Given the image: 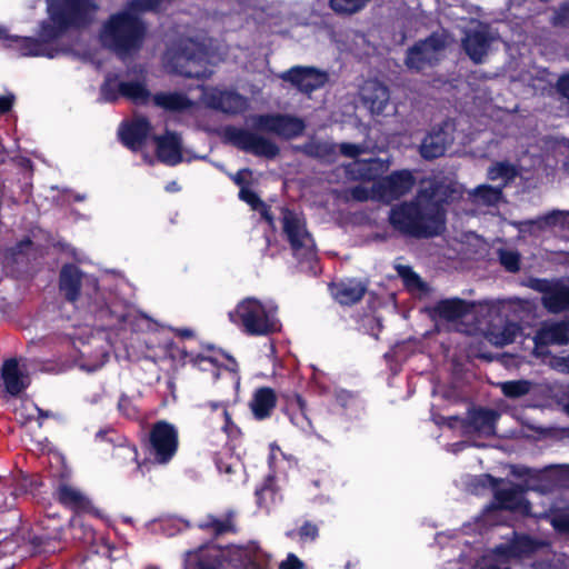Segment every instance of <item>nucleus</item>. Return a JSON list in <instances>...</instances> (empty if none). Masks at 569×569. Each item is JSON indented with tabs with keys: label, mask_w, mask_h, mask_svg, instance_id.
Wrapping results in <instances>:
<instances>
[{
	"label": "nucleus",
	"mask_w": 569,
	"mask_h": 569,
	"mask_svg": "<svg viewBox=\"0 0 569 569\" xmlns=\"http://www.w3.org/2000/svg\"><path fill=\"white\" fill-rule=\"evenodd\" d=\"M161 0H131L124 10L110 17L100 38L102 43L124 56L141 47L146 28L139 14L156 9Z\"/></svg>",
	"instance_id": "f257e3e1"
},
{
	"label": "nucleus",
	"mask_w": 569,
	"mask_h": 569,
	"mask_svg": "<svg viewBox=\"0 0 569 569\" xmlns=\"http://www.w3.org/2000/svg\"><path fill=\"white\" fill-rule=\"evenodd\" d=\"M390 224L401 233L416 238L438 236L445 229V213L435 204L420 201V193L412 201L391 208Z\"/></svg>",
	"instance_id": "f03ea898"
},
{
	"label": "nucleus",
	"mask_w": 569,
	"mask_h": 569,
	"mask_svg": "<svg viewBox=\"0 0 569 569\" xmlns=\"http://www.w3.org/2000/svg\"><path fill=\"white\" fill-rule=\"evenodd\" d=\"M49 21L40 26L44 41L60 38L70 28H82L91 23L98 10L93 0H46Z\"/></svg>",
	"instance_id": "7ed1b4c3"
},
{
	"label": "nucleus",
	"mask_w": 569,
	"mask_h": 569,
	"mask_svg": "<svg viewBox=\"0 0 569 569\" xmlns=\"http://www.w3.org/2000/svg\"><path fill=\"white\" fill-rule=\"evenodd\" d=\"M256 546L206 547L187 553L184 569H242L257 560Z\"/></svg>",
	"instance_id": "20e7f679"
},
{
	"label": "nucleus",
	"mask_w": 569,
	"mask_h": 569,
	"mask_svg": "<svg viewBox=\"0 0 569 569\" xmlns=\"http://www.w3.org/2000/svg\"><path fill=\"white\" fill-rule=\"evenodd\" d=\"M282 230L298 259L312 260L315 258V241L306 228L305 219L299 213L283 209Z\"/></svg>",
	"instance_id": "39448f33"
},
{
	"label": "nucleus",
	"mask_w": 569,
	"mask_h": 569,
	"mask_svg": "<svg viewBox=\"0 0 569 569\" xmlns=\"http://www.w3.org/2000/svg\"><path fill=\"white\" fill-rule=\"evenodd\" d=\"M246 331L250 335H268L278 329V323L271 309L267 310L256 299H246L236 309Z\"/></svg>",
	"instance_id": "423d86ee"
},
{
	"label": "nucleus",
	"mask_w": 569,
	"mask_h": 569,
	"mask_svg": "<svg viewBox=\"0 0 569 569\" xmlns=\"http://www.w3.org/2000/svg\"><path fill=\"white\" fill-rule=\"evenodd\" d=\"M445 47L446 40L442 36L431 34L408 48L405 66L415 72L432 68L440 61Z\"/></svg>",
	"instance_id": "0eeeda50"
},
{
	"label": "nucleus",
	"mask_w": 569,
	"mask_h": 569,
	"mask_svg": "<svg viewBox=\"0 0 569 569\" xmlns=\"http://www.w3.org/2000/svg\"><path fill=\"white\" fill-rule=\"evenodd\" d=\"M200 99L206 107L227 114L242 113L249 108L248 98L232 89L204 87Z\"/></svg>",
	"instance_id": "6e6552de"
},
{
	"label": "nucleus",
	"mask_w": 569,
	"mask_h": 569,
	"mask_svg": "<svg viewBox=\"0 0 569 569\" xmlns=\"http://www.w3.org/2000/svg\"><path fill=\"white\" fill-rule=\"evenodd\" d=\"M254 129L274 133L284 139L300 136L306 126L302 119L290 114H258L251 118Z\"/></svg>",
	"instance_id": "1a4fd4ad"
},
{
	"label": "nucleus",
	"mask_w": 569,
	"mask_h": 569,
	"mask_svg": "<svg viewBox=\"0 0 569 569\" xmlns=\"http://www.w3.org/2000/svg\"><path fill=\"white\" fill-rule=\"evenodd\" d=\"M206 54L200 46L187 40L176 57L174 69L178 73L188 78H207L211 74L204 66Z\"/></svg>",
	"instance_id": "9d476101"
},
{
	"label": "nucleus",
	"mask_w": 569,
	"mask_h": 569,
	"mask_svg": "<svg viewBox=\"0 0 569 569\" xmlns=\"http://www.w3.org/2000/svg\"><path fill=\"white\" fill-rule=\"evenodd\" d=\"M496 40V34L488 26L478 24L465 32L461 46L470 60L475 63H482Z\"/></svg>",
	"instance_id": "9b49d317"
},
{
	"label": "nucleus",
	"mask_w": 569,
	"mask_h": 569,
	"mask_svg": "<svg viewBox=\"0 0 569 569\" xmlns=\"http://www.w3.org/2000/svg\"><path fill=\"white\" fill-rule=\"evenodd\" d=\"M230 139L238 148L256 156L274 158L279 153L278 146L258 132L234 129L230 132Z\"/></svg>",
	"instance_id": "f8f14e48"
},
{
	"label": "nucleus",
	"mask_w": 569,
	"mask_h": 569,
	"mask_svg": "<svg viewBox=\"0 0 569 569\" xmlns=\"http://www.w3.org/2000/svg\"><path fill=\"white\" fill-rule=\"evenodd\" d=\"M536 543L527 536L517 537L513 541L496 547L492 551L493 562L482 569H509L513 559L531 553L536 550Z\"/></svg>",
	"instance_id": "ddd939ff"
},
{
	"label": "nucleus",
	"mask_w": 569,
	"mask_h": 569,
	"mask_svg": "<svg viewBox=\"0 0 569 569\" xmlns=\"http://www.w3.org/2000/svg\"><path fill=\"white\" fill-rule=\"evenodd\" d=\"M453 140V124L451 122H443L440 127L433 128L422 139L419 152L426 160L442 157Z\"/></svg>",
	"instance_id": "4468645a"
},
{
	"label": "nucleus",
	"mask_w": 569,
	"mask_h": 569,
	"mask_svg": "<svg viewBox=\"0 0 569 569\" xmlns=\"http://www.w3.org/2000/svg\"><path fill=\"white\" fill-rule=\"evenodd\" d=\"M150 441L156 460L166 463L177 451L178 435L173 426L160 421L154 425Z\"/></svg>",
	"instance_id": "2eb2a0df"
},
{
	"label": "nucleus",
	"mask_w": 569,
	"mask_h": 569,
	"mask_svg": "<svg viewBox=\"0 0 569 569\" xmlns=\"http://www.w3.org/2000/svg\"><path fill=\"white\" fill-rule=\"evenodd\" d=\"M532 288L542 293L541 303L549 312L569 311V284L535 280Z\"/></svg>",
	"instance_id": "dca6fc26"
},
{
	"label": "nucleus",
	"mask_w": 569,
	"mask_h": 569,
	"mask_svg": "<svg viewBox=\"0 0 569 569\" xmlns=\"http://www.w3.org/2000/svg\"><path fill=\"white\" fill-rule=\"evenodd\" d=\"M280 78L303 93H310L321 88L328 79L325 72L311 67H293L281 73Z\"/></svg>",
	"instance_id": "f3484780"
},
{
	"label": "nucleus",
	"mask_w": 569,
	"mask_h": 569,
	"mask_svg": "<svg viewBox=\"0 0 569 569\" xmlns=\"http://www.w3.org/2000/svg\"><path fill=\"white\" fill-rule=\"evenodd\" d=\"M420 201L435 204L440 211H443L442 203L453 201L461 196V187L457 182H436L431 181L420 191Z\"/></svg>",
	"instance_id": "a211bd4d"
},
{
	"label": "nucleus",
	"mask_w": 569,
	"mask_h": 569,
	"mask_svg": "<svg viewBox=\"0 0 569 569\" xmlns=\"http://www.w3.org/2000/svg\"><path fill=\"white\" fill-rule=\"evenodd\" d=\"M415 183V179L409 171L392 173L377 182L379 199L391 201L408 193Z\"/></svg>",
	"instance_id": "6ab92c4d"
},
{
	"label": "nucleus",
	"mask_w": 569,
	"mask_h": 569,
	"mask_svg": "<svg viewBox=\"0 0 569 569\" xmlns=\"http://www.w3.org/2000/svg\"><path fill=\"white\" fill-rule=\"evenodd\" d=\"M495 499L498 506H490L486 509L487 512L495 511L497 509L515 510L522 513H528L530 505L523 498L522 487L513 483H509L502 488H498L495 491Z\"/></svg>",
	"instance_id": "aec40b11"
},
{
	"label": "nucleus",
	"mask_w": 569,
	"mask_h": 569,
	"mask_svg": "<svg viewBox=\"0 0 569 569\" xmlns=\"http://www.w3.org/2000/svg\"><path fill=\"white\" fill-rule=\"evenodd\" d=\"M363 104L373 114H380L389 103L390 94L387 86L378 80H368L360 89Z\"/></svg>",
	"instance_id": "412c9836"
},
{
	"label": "nucleus",
	"mask_w": 569,
	"mask_h": 569,
	"mask_svg": "<svg viewBox=\"0 0 569 569\" xmlns=\"http://www.w3.org/2000/svg\"><path fill=\"white\" fill-rule=\"evenodd\" d=\"M83 282L96 286V280L83 274L76 266L66 264L60 272V290L67 300L73 302L79 298L80 288Z\"/></svg>",
	"instance_id": "4be33fe9"
},
{
	"label": "nucleus",
	"mask_w": 569,
	"mask_h": 569,
	"mask_svg": "<svg viewBox=\"0 0 569 569\" xmlns=\"http://www.w3.org/2000/svg\"><path fill=\"white\" fill-rule=\"evenodd\" d=\"M499 415L490 409H476L468 413L465 425L467 433H476L479 437L495 435V425Z\"/></svg>",
	"instance_id": "5701e85b"
},
{
	"label": "nucleus",
	"mask_w": 569,
	"mask_h": 569,
	"mask_svg": "<svg viewBox=\"0 0 569 569\" xmlns=\"http://www.w3.org/2000/svg\"><path fill=\"white\" fill-rule=\"evenodd\" d=\"M1 377L6 391L11 396H19L30 385L29 375L19 368L16 359L3 362Z\"/></svg>",
	"instance_id": "b1692460"
},
{
	"label": "nucleus",
	"mask_w": 569,
	"mask_h": 569,
	"mask_svg": "<svg viewBox=\"0 0 569 569\" xmlns=\"http://www.w3.org/2000/svg\"><path fill=\"white\" fill-rule=\"evenodd\" d=\"M150 130V123L146 118L136 117L130 123L120 128L119 136L128 148L137 150L144 142Z\"/></svg>",
	"instance_id": "393cba45"
},
{
	"label": "nucleus",
	"mask_w": 569,
	"mask_h": 569,
	"mask_svg": "<svg viewBox=\"0 0 569 569\" xmlns=\"http://www.w3.org/2000/svg\"><path fill=\"white\" fill-rule=\"evenodd\" d=\"M128 76H133V79L119 82V92L136 103L146 102L150 93L146 87L143 69L140 67L134 68Z\"/></svg>",
	"instance_id": "a878e982"
},
{
	"label": "nucleus",
	"mask_w": 569,
	"mask_h": 569,
	"mask_svg": "<svg viewBox=\"0 0 569 569\" xmlns=\"http://www.w3.org/2000/svg\"><path fill=\"white\" fill-rule=\"evenodd\" d=\"M475 307V302L451 298L439 301L435 306L433 312L436 317L446 321H457L469 315Z\"/></svg>",
	"instance_id": "bb28decb"
},
{
	"label": "nucleus",
	"mask_w": 569,
	"mask_h": 569,
	"mask_svg": "<svg viewBox=\"0 0 569 569\" xmlns=\"http://www.w3.org/2000/svg\"><path fill=\"white\" fill-rule=\"evenodd\" d=\"M535 342L537 346L569 343V323L561 321L543 325L537 331Z\"/></svg>",
	"instance_id": "cd10ccee"
},
{
	"label": "nucleus",
	"mask_w": 569,
	"mask_h": 569,
	"mask_svg": "<svg viewBox=\"0 0 569 569\" xmlns=\"http://www.w3.org/2000/svg\"><path fill=\"white\" fill-rule=\"evenodd\" d=\"M157 154L162 162L173 166L181 161V141L174 133L164 137H156Z\"/></svg>",
	"instance_id": "c85d7f7f"
},
{
	"label": "nucleus",
	"mask_w": 569,
	"mask_h": 569,
	"mask_svg": "<svg viewBox=\"0 0 569 569\" xmlns=\"http://www.w3.org/2000/svg\"><path fill=\"white\" fill-rule=\"evenodd\" d=\"M467 200L475 207H496L502 200V187L480 184L467 192Z\"/></svg>",
	"instance_id": "c756f323"
},
{
	"label": "nucleus",
	"mask_w": 569,
	"mask_h": 569,
	"mask_svg": "<svg viewBox=\"0 0 569 569\" xmlns=\"http://www.w3.org/2000/svg\"><path fill=\"white\" fill-rule=\"evenodd\" d=\"M366 291L367 286L363 282L350 280L336 284L332 295L340 305L349 306L360 301Z\"/></svg>",
	"instance_id": "7c9ffc66"
},
{
	"label": "nucleus",
	"mask_w": 569,
	"mask_h": 569,
	"mask_svg": "<svg viewBox=\"0 0 569 569\" xmlns=\"http://www.w3.org/2000/svg\"><path fill=\"white\" fill-rule=\"evenodd\" d=\"M39 38L40 39L16 37L12 39L7 34L4 29L0 28V39L12 40L16 43V48L20 51L21 56H48L52 58L53 56L47 52L43 46V43H48L49 41L42 40L40 36Z\"/></svg>",
	"instance_id": "2f4dec72"
},
{
	"label": "nucleus",
	"mask_w": 569,
	"mask_h": 569,
	"mask_svg": "<svg viewBox=\"0 0 569 569\" xmlns=\"http://www.w3.org/2000/svg\"><path fill=\"white\" fill-rule=\"evenodd\" d=\"M277 398L272 389L260 388L256 391L250 403L253 416L259 419L268 418L276 407Z\"/></svg>",
	"instance_id": "473e14b6"
},
{
	"label": "nucleus",
	"mask_w": 569,
	"mask_h": 569,
	"mask_svg": "<svg viewBox=\"0 0 569 569\" xmlns=\"http://www.w3.org/2000/svg\"><path fill=\"white\" fill-rule=\"evenodd\" d=\"M153 102L169 111H183L193 106V102L180 92L158 93L153 97Z\"/></svg>",
	"instance_id": "72a5a7b5"
},
{
	"label": "nucleus",
	"mask_w": 569,
	"mask_h": 569,
	"mask_svg": "<svg viewBox=\"0 0 569 569\" xmlns=\"http://www.w3.org/2000/svg\"><path fill=\"white\" fill-rule=\"evenodd\" d=\"M563 211L555 210L543 217L535 220H526L519 222V231L522 233L537 234L546 228L558 224L560 218L563 217Z\"/></svg>",
	"instance_id": "f704fd0d"
},
{
	"label": "nucleus",
	"mask_w": 569,
	"mask_h": 569,
	"mask_svg": "<svg viewBox=\"0 0 569 569\" xmlns=\"http://www.w3.org/2000/svg\"><path fill=\"white\" fill-rule=\"evenodd\" d=\"M307 156L331 161L336 154V146L329 141H310L300 148Z\"/></svg>",
	"instance_id": "c9c22d12"
},
{
	"label": "nucleus",
	"mask_w": 569,
	"mask_h": 569,
	"mask_svg": "<svg viewBox=\"0 0 569 569\" xmlns=\"http://www.w3.org/2000/svg\"><path fill=\"white\" fill-rule=\"evenodd\" d=\"M517 176V169L513 164L508 161L496 162L489 167L487 171V177L489 180L496 181L501 179L503 181L502 189L507 186L509 181L515 179Z\"/></svg>",
	"instance_id": "e433bc0d"
},
{
	"label": "nucleus",
	"mask_w": 569,
	"mask_h": 569,
	"mask_svg": "<svg viewBox=\"0 0 569 569\" xmlns=\"http://www.w3.org/2000/svg\"><path fill=\"white\" fill-rule=\"evenodd\" d=\"M59 500L63 505L73 509H84L88 507V499L76 488L61 486L59 488Z\"/></svg>",
	"instance_id": "4c0bfd02"
},
{
	"label": "nucleus",
	"mask_w": 569,
	"mask_h": 569,
	"mask_svg": "<svg viewBox=\"0 0 569 569\" xmlns=\"http://www.w3.org/2000/svg\"><path fill=\"white\" fill-rule=\"evenodd\" d=\"M519 333V325L515 322H508L501 329L491 331L488 337L492 345L502 347L513 342Z\"/></svg>",
	"instance_id": "58836bf2"
},
{
	"label": "nucleus",
	"mask_w": 569,
	"mask_h": 569,
	"mask_svg": "<svg viewBox=\"0 0 569 569\" xmlns=\"http://www.w3.org/2000/svg\"><path fill=\"white\" fill-rule=\"evenodd\" d=\"M371 0H329V7L339 16H352L363 10Z\"/></svg>",
	"instance_id": "ea45409f"
},
{
	"label": "nucleus",
	"mask_w": 569,
	"mask_h": 569,
	"mask_svg": "<svg viewBox=\"0 0 569 569\" xmlns=\"http://www.w3.org/2000/svg\"><path fill=\"white\" fill-rule=\"evenodd\" d=\"M241 200L247 202L253 210L260 211L261 216L269 222H272V217L269 214L267 206L261 201L256 192L248 188H242L239 192Z\"/></svg>",
	"instance_id": "a19ab883"
},
{
	"label": "nucleus",
	"mask_w": 569,
	"mask_h": 569,
	"mask_svg": "<svg viewBox=\"0 0 569 569\" xmlns=\"http://www.w3.org/2000/svg\"><path fill=\"white\" fill-rule=\"evenodd\" d=\"M500 387L506 397L519 398L530 391L531 383L526 380H513L502 382Z\"/></svg>",
	"instance_id": "79ce46f5"
},
{
	"label": "nucleus",
	"mask_w": 569,
	"mask_h": 569,
	"mask_svg": "<svg viewBox=\"0 0 569 569\" xmlns=\"http://www.w3.org/2000/svg\"><path fill=\"white\" fill-rule=\"evenodd\" d=\"M400 274L402 276L406 286L409 289H412V290L417 289V290H420V291L427 290L426 283L410 268L402 267L400 269Z\"/></svg>",
	"instance_id": "37998d69"
},
{
	"label": "nucleus",
	"mask_w": 569,
	"mask_h": 569,
	"mask_svg": "<svg viewBox=\"0 0 569 569\" xmlns=\"http://www.w3.org/2000/svg\"><path fill=\"white\" fill-rule=\"evenodd\" d=\"M500 263L510 272L519 270V253L513 250H499Z\"/></svg>",
	"instance_id": "c03bdc74"
},
{
	"label": "nucleus",
	"mask_w": 569,
	"mask_h": 569,
	"mask_svg": "<svg viewBox=\"0 0 569 569\" xmlns=\"http://www.w3.org/2000/svg\"><path fill=\"white\" fill-rule=\"evenodd\" d=\"M378 192L379 191H378V188H377V182L372 186L371 189H368L365 186H356V187H353L350 190L351 197L355 200H358V201H366V200H369V199L379 198V193Z\"/></svg>",
	"instance_id": "a18cd8bd"
},
{
	"label": "nucleus",
	"mask_w": 569,
	"mask_h": 569,
	"mask_svg": "<svg viewBox=\"0 0 569 569\" xmlns=\"http://www.w3.org/2000/svg\"><path fill=\"white\" fill-rule=\"evenodd\" d=\"M214 530L217 535H222L233 530L232 517L229 515L224 519H211L207 525Z\"/></svg>",
	"instance_id": "49530a36"
},
{
	"label": "nucleus",
	"mask_w": 569,
	"mask_h": 569,
	"mask_svg": "<svg viewBox=\"0 0 569 569\" xmlns=\"http://www.w3.org/2000/svg\"><path fill=\"white\" fill-rule=\"evenodd\" d=\"M34 407L36 406L33 403L22 401L21 405L16 409L17 419L22 425H26L27 422L31 421L34 418Z\"/></svg>",
	"instance_id": "de8ad7c7"
},
{
	"label": "nucleus",
	"mask_w": 569,
	"mask_h": 569,
	"mask_svg": "<svg viewBox=\"0 0 569 569\" xmlns=\"http://www.w3.org/2000/svg\"><path fill=\"white\" fill-rule=\"evenodd\" d=\"M366 151L365 146L356 143H341L340 152L349 158H357Z\"/></svg>",
	"instance_id": "09e8293b"
},
{
	"label": "nucleus",
	"mask_w": 569,
	"mask_h": 569,
	"mask_svg": "<svg viewBox=\"0 0 569 569\" xmlns=\"http://www.w3.org/2000/svg\"><path fill=\"white\" fill-rule=\"evenodd\" d=\"M358 164L359 166H378V167L381 166V163L377 159H373V158H370L368 162L367 161L358 162ZM359 171H360V173H359L360 178L368 179V180L373 179L377 174V170L373 171L372 167H369L368 169H366L363 171L362 170H359Z\"/></svg>",
	"instance_id": "8fccbe9b"
},
{
	"label": "nucleus",
	"mask_w": 569,
	"mask_h": 569,
	"mask_svg": "<svg viewBox=\"0 0 569 569\" xmlns=\"http://www.w3.org/2000/svg\"><path fill=\"white\" fill-rule=\"evenodd\" d=\"M556 90L569 102V74H563L557 80Z\"/></svg>",
	"instance_id": "3c124183"
},
{
	"label": "nucleus",
	"mask_w": 569,
	"mask_h": 569,
	"mask_svg": "<svg viewBox=\"0 0 569 569\" xmlns=\"http://www.w3.org/2000/svg\"><path fill=\"white\" fill-rule=\"evenodd\" d=\"M303 562L293 553H289L287 559L280 563L279 569H303Z\"/></svg>",
	"instance_id": "603ef678"
},
{
	"label": "nucleus",
	"mask_w": 569,
	"mask_h": 569,
	"mask_svg": "<svg viewBox=\"0 0 569 569\" xmlns=\"http://www.w3.org/2000/svg\"><path fill=\"white\" fill-rule=\"evenodd\" d=\"M299 535L302 539L315 540L318 536V528L316 525L306 522L299 531Z\"/></svg>",
	"instance_id": "864d4df0"
},
{
	"label": "nucleus",
	"mask_w": 569,
	"mask_h": 569,
	"mask_svg": "<svg viewBox=\"0 0 569 569\" xmlns=\"http://www.w3.org/2000/svg\"><path fill=\"white\" fill-rule=\"evenodd\" d=\"M11 547H12V543L11 541H2L0 540V553H9L11 551ZM13 562L9 559V558H6L4 559V562L2 565H0V569H13Z\"/></svg>",
	"instance_id": "5fc2aeb1"
},
{
	"label": "nucleus",
	"mask_w": 569,
	"mask_h": 569,
	"mask_svg": "<svg viewBox=\"0 0 569 569\" xmlns=\"http://www.w3.org/2000/svg\"><path fill=\"white\" fill-rule=\"evenodd\" d=\"M552 525L559 531L569 532V515L555 517Z\"/></svg>",
	"instance_id": "6e6d98bb"
},
{
	"label": "nucleus",
	"mask_w": 569,
	"mask_h": 569,
	"mask_svg": "<svg viewBox=\"0 0 569 569\" xmlns=\"http://www.w3.org/2000/svg\"><path fill=\"white\" fill-rule=\"evenodd\" d=\"M112 86H116V83L113 81H111L110 78H107V80L101 89L103 98L108 101H113L117 99V93L109 92V90L111 89Z\"/></svg>",
	"instance_id": "4d7b16f0"
},
{
	"label": "nucleus",
	"mask_w": 569,
	"mask_h": 569,
	"mask_svg": "<svg viewBox=\"0 0 569 569\" xmlns=\"http://www.w3.org/2000/svg\"><path fill=\"white\" fill-rule=\"evenodd\" d=\"M13 101H14V96L11 93L6 94V96H0V113L8 112L11 109Z\"/></svg>",
	"instance_id": "13d9d810"
},
{
	"label": "nucleus",
	"mask_w": 569,
	"mask_h": 569,
	"mask_svg": "<svg viewBox=\"0 0 569 569\" xmlns=\"http://www.w3.org/2000/svg\"><path fill=\"white\" fill-rule=\"evenodd\" d=\"M248 173H250L248 169L240 170L232 177V179L237 184L242 186L244 183V174Z\"/></svg>",
	"instance_id": "bf43d9fd"
},
{
	"label": "nucleus",
	"mask_w": 569,
	"mask_h": 569,
	"mask_svg": "<svg viewBox=\"0 0 569 569\" xmlns=\"http://www.w3.org/2000/svg\"><path fill=\"white\" fill-rule=\"evenodd\" d=\"M218 468L220 471L224 472V473H232L233 472V465L232 463H228V462H223V461H218Z\"/></svg>",
	"instance_id": "052dcab7"
},
{
	"label": "nucleus",
	"mask_w": 569,
	"mask_h": 569,
	"mask_svg": "<svg viewBox=\"0 0 569 569\" xmlns=\"http://www.w3.org/2000/svg\"><path fill=\"white\" fill-rule=\"evenodd\" d=\"M33 409L36 410V412H38V427L41 428L42 427L41 419L50 417L51 413L49 411H44V410L38 408L37 406Z\"/></svg>",
	"instance_id": "680f3d73"
},
{
	"label": "nucleus",
	"mask_w": 569,
	"mask_h": 569,
	"mask_svg": "<svg viewBox=\"0 0 569 569\" xmlns=\"http://www.w3.org/2000/svg\"><path fill=\"white\" fill-rule=\"evenodd\" d=\"M565 216L560 218L559 223L569 228V212L563 211Z\"/></svg>",
	"instance_id": "e2e57ef3"
},
{
	"label": "nucleus",
	"mask_w": 569,
	"mask_h": 569,
	"mask_svg": "<svg viewBox=\"0 0 569 569\" xmlns=\"http://www.w3.org/2000/svg\"><path fill=\"white\" fill-rule=\"evenodd\" d=\"M166 190L167 191H177L179 190V186L176 181H172L170 182L167 187H166Z\"/></svg>",
	"instance_id": "0e129e2a"
},
{
	"label": "nucleus",
	"mask_w": 569,
	"mask_h": 569,
	"mask_svg": "<svg viewBox=\"0 0 569 569\" xmlns=\"http://www.w3.org/2000/svg\"><path fill=\"white\" fill-rule=\"evenodd\" d=\"M107 359H108V353L103 352L102 353V361L98 366H94L93 368H90L89 370H94V369L100 368L107 361Z\"/></svg>",
	"instance_id": "69168bd1"
},
{
	"label": "nucleus",
	"mask_w": 569,
	"mask_h": 569,
	"mask_svg": "<svg viewBox=\"0 0 569 569\" xmlns=\"http://www.w3.org/2000/svg\"><path fill=\"white\" fill-rule=\"evenodd\" d=\"M223 416L226 418V425H224V429L227 430L228 429V425L230 422V417H229V413L227 410H223Z\"/></svg>",
	"instance_id": "338daca9"
},
{
	"label": "nucleus",
	"mask_w": 569,
	"mask_h": 569,
	"mask_svg": "<svg viewBox=\"0 0 569 569\" xmlns=\"http://www.w3.org/2000/svg\"><path fill=\"white\" fill-rule=\"evenodd\" d=\"M181 335H182L183 337H191V336H192V332H191V330H189V329H183V330H181Z\"/></svg>",
	"instance_id": "774afa93"
}]
</instances>
